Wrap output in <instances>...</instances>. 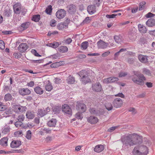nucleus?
Returning a JSON list of instances; mask_svg holds the SVG:
<instances>
[{
    "label": "nucleus",
    "mask_w": 155,
    "mask_h": 155,
    "mask_svg": "<svg viewBox=\"0 0 155 155\" xmlns=\"http://www.w3.org/2000/svg\"><path fill=\"white\" fill-rule=\"evenodd\" d=\"M142 137L135 133L125 135L121 138V140L126 146L130 147L141 142Z\"/></svg>",
    "instance_id": "obj_1"
},
{
    "label": "nucleus",
    "mask_w": 155,
    "mask_h": 155,
    "mask_svg": "<svg viewBox=\"0 0 155 155\" xmlns=\"http://www.w3.org/2000/svg\"><path fill=\"white\" fill-rule=\"evenodd\" d=\"M134 74L136 76L133 77L132 80L135 83L141 86L144 85L146 78L143 74H141L138 71H134L133 72Z\"/></svg>",
    "instance_id": "obj_2"
},
{
    "label": "nucleus",
    "mask_w": 155,
    "mask_h": 155,
    "mask_svg": "<svg viewBox=\"0 0 155 155\" xmlns=\"http://www.w3.org/2000/svg\"><path fill=\"white\" fill-rule=\"evenodd\" d=\"M148 153L147 147L144 145L136 146L133 151V153L134 155H147Z\"/></svg>",
    "instance_id": "obj_3"
},
{
    "label": "nucleus",
    "mask_w": 155,
    "mask_h": 155,
    "mask_svg": "<svg viewBox=\"0 0 155 155\" xmlns=\"http://www.w3.org/2000/svg\"><path fill=\"white\" fill-rule=\"evenodd\" d=\"M86 107L84 103L80 102H77L76 105V109L78 111L83 113L86 110Z\"/></svg>",
    "instance_id": "obj_4"
},
{
    "label": "nucleus",
    "mask_w": 155,
    "mask_h": 155,
    "mask_svg": "<svg viewBox=\"0 0 155 155\" xmlns=\"http://www.w3.org/2000/svg\"><path fill=\"white\" fill-rule=\"evenodd\" d=\"M66 12L64 9H60L58 10L56 13V16L57 18L59 19L63 18L66 15Z\"/></svg>",
    "instance_id": "obj_5"
},
{
    "label": "nucleus",
    "mask_w": 155,
    "mask_h": 155,
    "mask_svg": "<svg viewBox=\"0 0 155 155\" xmlns=\"http://www.w3.org/2000/svg\"><path fill=\"white\" fill-rule=\"evenodd\" d=\"M113 104L114 106L116 108H119L121 107L123 104V101L121 99L117 98L114 100Z\"/></svg>",
    "instance_id": "obj_6"
},
{
    "label": "nucleus",
    "mask_w": 155,
    "mask_h": 155,
    "mask_svg": "<svg viewBox=\"0 0 155 155\" xmlns=\"http://www.w3.org/2000/svg\"><path fill=\"white\" fill-rule=\"evenodd\" d=\"M13 110L15 112L20 113L26 111V108L25 107L17 105H14Z\"/></svg>",
    "instance_id": "obj_7"
},
{
    "label": "nucleus",
    "mask_w": 155,
    "mask_h": 155,
    "mask_svg": "<svg viewBox=\"0 0 155 155\" xmlns=\"http://www.w3.org/2000/svg\"><path fill=\"white\" fill-rule=\"evenodd\" d=\"M92 88L93 91L97 92H100L102 90V86L99 82H97L93 84L92 86Z\"/></svg>",
    "instance_id": "obj_8"
},
{
    "label": "nucleus",
    "mask_w": 155,
    "mask_h": 155,
    "mask_svg": "<svg viewBox=\"0 0 155 155\" xmlns=\"http://www.w3.org/2000/svg\"><path fill=\"white\" fill-rule=\"evenodd\" d=\"M119 80L118 78L115 77H112L104 79L103 80V82L105 84L114 82Z\"/></svg>",
    "instance_id": "obj_9"
},
{
    "label": "nucleus",
    "mask_w": 155,
    "mask_h": 155,
    "mask_svg": "<svg viewBox=\"0 0 155 155\" xmlns=\"http://www.w3.org/2000/svg\"><path fill=\"white\" fill-rule=\"evenodd\" d=\"M19 93L21 95L24 96L30 94L31 91L28 88H22L19 89Z\"/></svg>",
    "instance_id": "obj_10"
},
{
    "label": "nucleus",
    "mask_w": 155,
    "mask_h": 155,
    "mask_svg": "<svg viewBox=\"0 0 155 155\" xmlns=\"http://www.w3.org/2000/svg\"><path fill=\"white\" fill-rule=\"evenodd\" d=\"M21 144V142L20 140H14L12 141L10 147L13 148H16L19 147Z\"/></svg>",
    "instance_id": "obj_11"
},
{
    "label": "nucleus",
    "mask_w": 155,
    "mask_h": 155,
    "mask_svg": "<svg viewBox=\"0 0 155 155\" xmlns=\"http://www.w3.org/2000/svg\"><path fill=\"white\" fill-rule=\"evenodd\" d=\"M97 45L99 48L105 49L108 46L109 44L102 40H100L97 42Z\"/></svg>",
    "instance_id": "obj_12"
},
{
    "label": "nucleus",
    "mask_w": 155,
    "mask_h": 155,
    "mask_svg": "<svg viewBox=\"0 0 155 155\" xmlns=\"http://www.w3.org/2000/svg\"><path fill=\"white\" fill-rule=\"evenodd\" d=\"M62 110L63 112L69 114H71L72 111L71 109L67 104H64L62 106Z\"/></svg>",
    "instance_id": "obj_13"
},
{
    "label": "nucleus",
    "mask_w": 155,
    "mask_h": 155,
    "mask_svg": "<svg viewBox=\"0 0 155 155\" xmlns=\"http://www.w3.org/2000/svg\"><path fill=\"white\" fill-rule=\"evenodd\" d=\"M21 9V5L20 3H17L14 5L13 10L15 13L19 14L20 12Z\"/></svg>",
    "instance_id": "obj_14"
},
{
    "label": "nucleus",
    "mask_w": 155,
    "mask_h": 155,
    "mask_svg": "<svg viewBox=\"0 0 155 155\" xmlns=\"http://www.w3.org/2000/svg\"><path fill=\"white\" fill-rule=\"evenodd\" d=\"M68 23L66 21L63 22H61L58 24L57 26L58 29L59 30H62L64 28H68Z\"/></svg>",
    "instance_id": "obj_15"
},
{
    "label": "nucleus",
    "mask_w": 155,
    "mask_h": 155,
    "mask_svg": "<svg viewBox=\"0 0 155 155\" xmlns=\"http://www.w3.org/2000/svg\"><path fill=\"white\" fill-rule=\"evenodd\" d=\"M87 120L88 122L91 124H95L99 121V120L97 117L92 116L88 117Z\"/></svg>",
    "instance_id": "obj_16"
},
{
    "label": "nucleus",
    "mask_w": 155,
    "mask_h": 155,
    "mask_svg": "<svg viewBox=\"0 0 155 155\" xmlns=\"http://www.w3.org/2000/svg\"><path fill=\"white\" fill-rule=\"evenodd\" d=\"M28 46L26 43H22L18 47V50L21 52H25L28 49Z\"/></svg>",
    "instance_id": "obj_17"
},
{
    "label": "nucleus",
    "mask_w": 155,
    "mask_h": 155,
    "mask_svg": "<svg viewBox=\"0 0 155 155\" xmlns=\"http://www.w3.org/2000/svg\"><path fill=\"white\" fill-rule=\"evenodd\" d=\"M104 149V147L101 144H98L96 146L94 149V151L98 153L102 152Z\"/></svg>",
    "instance_id": "obj_18"
},
{
    "label": "nucleus",
    "mask_w": 155,
    "mask_h": 155,
    "mask_svg": "<svg viewBox=\"0 0 155 155\" xmlns=\"http://www.w3.org/2000/svg\"><path fill=\"white\" fill-rule=\"evenodd\" d=\"M88 12L90 14H93L94 13L96 12V6L94 5H89L87 8Z\"/></svg>",
    "instance_id": "obj_19"
},
{
    "label": "nucleus",
    "mask_w": 155,
    "mask_h": 155,
    "mask_svg": "<svg viewBox=\"0 0 155 155\" xmlns=\"http://www.w3.org/2000/svg\"><path fill=\"white\" fill-rule=\"evenodd\" d=\"M51 132V130L49 128H42L40 129L38 133L41 135H44L45 134L50 133Z\"/></svg>",
    "instance_id": "obj_20"
},
{
    "label": "nucleus",
    "mask_w": 155,
    "mask_h": 155,
    "mask_svg": "<svg viewBox=\"0 0 155 155\" xmlns=\"http://www.w3.org/2000/svg\"><path fill=\"white\" fill-rule=\"evenodd\" d=\"M138 27L139 31L140 33L144 34L147 32V30L146 27L143 25L139 24Z\"/></svg>",
    "instance_id": "obj_21"
},
{
    "label": "nucleus",
    "mask_w": 155,
    "mask_h": 155,
    "mask_svg": "<svg viewBox=\"0 0 155 155\" xmlns=\"http://www.w3.org/2000/svg\"><path fill=\"white\" fill-rule=\"evenodd\" d=\"M30 23L29 22H26L23 23L18 27V29L19 30L21 31L24 30L28 27Z\"/></svg>",
    "instance_id": "obj_22"
},
{
    "label": "nucleus",
    "mask_w": 155,
    "mask_h": 155,
    "mask_svg": "<svg viewBox=\"0 0 155 155\" xmlns=\"http://www.w3.org/2000/svg\"><path fill=\"white\" fill-rule=\"evenodd\" d=\"M80 81L82 83L84 84L91 82V80L89 78V76L81 78Z\"/></svg>",
    "instance_id": "obj_23"
},
{
    "label": "nucleus",
    "mask_w": 155,
    "mask_h": 155,
    "mask_svg": "<svg viewBox=\"0 0 155 155\" xmlns=\"http://www.w3.org/2000/svg\"><path fill=\"white\" fill-rule=\"evenodd\" d=\"M138 59L142 63H146L147 62V56L140 54L138 56Z\"/></svg>",
    "instance_id": "obj_24"
},
{
    "label": "nucleus",
    "mask_w": 155,
    "mask_h": 155,
    "mask_svg": "<svg viewBox=\"0 0 155 155\" xmlns=\"http://www.w3.org/2000/svg\"><path fill=\"white\" fill-rule=\"evenodd\" d=\"M57 122L56 119L52 118L48 122V125L49 127H54L56 124Z\"/></svg>",
    "instance_id": "obj_25"
},
{
    "label": "nucleus",
    "mask_w": 155,
    "mask_h": 155,
    "mask_svg": "<svg viewBox=\"0 0 155 155\" xmlns=\"http://www.w3.org/2000/svg\"><path fill=\"white\" fill-rule=\"evenodd\" d=\"M89 74L88 72L86 70H81L78 73V74L81 78L87 77L89 76Z\"/></svg>",
    "instance_id": "obj_26"
},
{
    "label": "nucleus",
    "mask_w": 155,
    "mask_h": 155,
    "mask_svg": "<svg viewBox=\"0 0 155 155\" xmlns=\"http://www.w3.org/2000/svg\"><path fill=\"white\" fill-rule=\"evenodd\" d=\"M8 138L3 137L0 140V144L3 147H6L8 145Z\"/></svg>",
    "instance_id": "obj_27"
},
{
    "label": "nucleus",
    "mask_w": 155,
    "mask_h": 155,
    "mask_svg": "<svg viewBox=\"0 0 155 155\" xmlns=\"http://www.w3.org/2000/svg\"><path fill=\"white\" fill-rule=\"evenodd\" d=\"M146 25L149 27H151L155 25V19L150 18L148 19L146 23Z\"/></svg>",
    "instance_id": "obj_28"
},
{
    "label": "nucleus",
    "mask_w": 155,
    "mask_h": 155,
    "mask_svg": "<svg viewBox=\"0 0 155 155\" xmlns=\"http://www.w3.org/2000/svg\"><path fill=\"white\" fill-rule=\"evenodd\" d=\"M47 113L43 108H39L38 111L37 115L39 117H42Z\"/></svg>",
    "instance_id": "obj_29"
},
{
    "label": "nucleus",
    "mask_w": 155,
    "mask_h": 155,
    "mask_svg": "<svg viewBox=\"0 0 155 155\" xmlns=\"http://www.w3.org/2000/svg\"><path fill=\"white\" fill-rule=\"evenodd\" d=\"M35 92L37 94L40 95L44 93V91L42 88L39 86H36L34 88Z\"/></svg>",
    "instance_id": "obj_30"
},
{
    "label": "nucleus",
    "mask_w": 155,
    "mask_h": 155,
    "mask_svg": "<svg viewBox=\"0 0 155 155\" xmlns=\"http://www.w3.org/2000/svg\"><path fill=\"white\" fill-rule=\"evenodd\" d=\"M26 116L27 118L28 119H32L35 117L34 112L28 111L26 113Z\"/></svg>",
    "instance_id": "obj_31"
},
{
    "label": "nucleus",
    "mask_w": 155,
    "mask_h": 155,
    "mask_svg": "<svg viewBox=\"0 0 155 155\" xmlns=\"http://www.w3.org/2000/svg\"><path fill=\"white\" fill-rule=\"evenodd\" d=\"M67 8L68 11L70 13L74 12L76 11V7L74 5H70L68 6Z\"/></svg>",
    "instance_id": "obj_32"
},
{
    "label": "nucleus",
    "mask_w": 155,
    "mask_h": 155,
    "mask_svg": "<svg viewBox=\"0 0 155 155\" xmlns=\"http://www.w3.org/2000/svg\"><path fill=\"white\" fill-rule=\"evenodd\" d=\"M75 81L74 78L71 76H69L66 79L67 82L68 84H74L75 82Z\"/></svg>",
    "instance_id": "obj_33"
},
{
    "label": "nucleus",
    "mask_w": 155,
    "mask_h": 155,
    "mask_svg": "<svg viewBox=\"0 0 155 155\" xmlns=\"http://www.w3.org/2000/svg\"><path fill=\"white\" fill-rule=\"evenodd\" d=\"M48 83L45 85V88L46 91H50L53 89V87L51 84L48 81Z\"/></svg>",
    "instance_id": "obj_34"
},
{
    "label": "nucleus",
    "mask_w": 155,
    "mask_h": 155,
    "mask_svg": "<svg viewBox=\"0 0 155 155\" xmlns=\"http://www.w3.org/2000/svg\"><path fill=\"white\" fill-rule=\"evenodd\" d=\"M63 62L60 61L59 62H56L51 64V67L52 68H56L62 65Z\"/></svg>",
    "instance_id": "obj_35"
},
{
    "label": "nucleus",
    "mask_w": 155,
    "mask_h": 155,
    "mask_svg": "<svg viewBox=\"0 0 155 155\" xmlns=\"http://www.w3.org/2000/svg\"><path fill=\"white\" fill-rule=\"evenodd\" d=\"M58 50L61 52L64 53L68 51V48L65 46H61L59 48Z\"/></svg>",
    "instance_id": "obj_36"
},
{
    "label": "nucleus",
    "mask_w": 155,
    "mask_h": 155,
    "mask_svg": "<svg viewBox=\"0 0 155 155\" xmlns=\"http://www.w3.org/2000/svg\"><path fill=\"white\" fill-rule=\"evenodd\" d=\"M88 43L85 41L83 42L81 44V48L83 50H86L88 47Z\"/></svg>",
    "instance_id": "obj_37"
},
{
    "label": "nucleus",
    "mask_w": 155,
    "mask_h": 155,
    "mask_svg": "<svg viewBox=\"0 0 155 155\" xmlns=\"http://www.w3.org/2000/svg\"><path fill=\"white\" fill-rule=\"evenodd\" d=\"M59 45V43L56 41L54 42L53 43H51L48 44V46L54 48H57Z\"/></svg>",
    "instance_id": "obj_38"
},
{
    "label": "nucleus",
    "mask_w": 155,
    "mask_h": 155,
    "mask_svg": "<svg viewBox=\"0 0 155 155\" xmlns=\"http://www.w3.org/2000/svg\"><path fill=\"white\" fill-rule=\"evenodd\" d=\"M40 19V15H34L32 17V20L35 22H38Z\"/></svg>",
    "instance_id": "obj_39"
},
{
    "label": "nucleus",
    "mask_w": 155,
    "mask_h": 155,
    "mask_svg": "<svg viewBox=\"0 0 155 155\" xmlns=\"http://www.w3.org/2000/svg\"><path fill=\"white\" fill-rule=\"evenodd\" d=\"M105 107L107 110H111L113 109V106L111 103H106Z\"/></svg>",
    "instance_id": "obj_40"
},
{
    "label": "nucleus",
    "mask_w": 155,
    "mask_h": 155,
    "mask_svg": "<svg viewBox=\"0 0 155 155\" xmlns=\"http://www.w3.org/2000/svg\"><path fill=\"white\" fill-rule=\"evenodd\" d=\"M146 3L145 2H142L140 3L139 9V10H142L145 7Z\"/></svg>",
    "instance_id": "obj_41"
},
{
    "label": "nucleus",
    "mask_w": 155,
    "mask_h": 155,
    "mask_svg": "<svg viewBox=\"0 0 155 155\" xmlns=\"http://www.w3.org/2000/svg\"><path fill=\"white\" fill-rule=\"evenodd\" d=\"M142 73L144 74L149 76L151 74L150 71L148 69L145 68L142 69Z\"/></svg>",
    "instance_id": "obj_42"
},
{
    "label": "nucleus",
    "mask_w": 155,
    "mask_h": 155,
    "mask_svg": "<svg viewBox=\"0 0 155 155\" xmlns=\"http://www.w3.org/2000/svg\"><path fill=\"white\" fill-rule=\"evenodd\" d=\"M46 12L50 15L52 12V6L51 5L48 6L45 10Z\"/></svg>",
    "instance_id": "obj_43"
},
{
    "label": "nucleus",
    "mask_w": 155,
    "mask_h": 155,
    "mask_svg": "<svg viewBox=\"0 0 155 155\" xmlns=\"http://www.w3.org/2000/svg\"><path fill=\"white\" fill-rule=\"evenodd\" d=\"M12 96L10 94H6L5 97V100L6 101H9L11 100Z\"/></svg>",
    "instance_id": "obj_44"
},
{
    "label": "nucleus",
    "mask_w": 155,
    "mask_h": 155,
    "mask_svg": "<svg viewBox=\"0 0 155 155\" xmlns=\"http://www.w3.org/2000/svg\"><path fill=\"white\" fill-rule=\"evenodd\" d=\"M82 113L79 112L77 113L75 115L76 117L78 119H81L83 117Z\"/></svg>",
    "instance_id": "obj_45"
},
{
    "label": "nucleus",
    "mask_w": 155,
    "mask_h": 155,
    "mask_svg": "<svg viewBox=\"0 0 155 155\" xmlns=\"http://www.w3.org/2000/svg\"><path fill=\"white\" fill-rule=\"evenodd\" d=\"M22 124V123L21 121H20L16 122H15V125L17 127H23Z\"/></svg>",
    "instance_id": "obj_46"
},
{
    "label": "nucleus",
    "mask_w": 155,
    "mask_h": 155,
    "mask_svg": "<svg viewBox=\"0 0 155 155\" xmlns=\"http://www.w3.org/2000/svg\"><path fill=\"white\" fill-rule=\"evenodd\" d=\"M6 106L3 105V104L0 102V111H4L6 109Z\"/></svg>",
    "instance_id": "obj_47"
},
{
    "label": "nucleus",
    "mask_w": 155,
    "mask_h": 155,
    "mask_svg": "<svg viewBox=\"0 0 155 155\" xmlns=\"http://www.w3.org/2000/svg\"><path fill=\"white\" fill-rule=\"evenodd\" d=\"M126 51V49H124V48H122L121 49H120V50L119 51L116 53L114 54L115 59H116V58L119 55V54L120 52L124 51Z\"/></svg>",
    "instance_id": "obj_48"
},
{
    "label": "nucleus",
    "mask_w": 155,
    "mask_h": 155,
    "mask_svg": "<svg viewBox=\"0 0 155 155\" xmlns=\"http://www.w3.org/2000/svg\"><path fill=\"white\" fill-rule=\"evenodd\" d=\"M128 111L131 112L132 114H135L137 113V111L133 107L129 108L128 109Z\"/></svg>",
    "instance_id": "obj_49"
},
{
    "label": "nucleus",
    "mask_w": 155,
    "mask_h": 155,
    "mask_svg": "<svg viewBox=\"0 0 155 155\" xmlns=\"http://www.w3.org/2000/svg\"><path fill=\"white\" fill-rule=\"evenodd\" d=\"M26 137L28 139H31V131L29 130L27 131Z\"/></svg>",
    "instance_id": "obj_50"
},
{
    "label": "nucleus",
    "mask_w": 155,
    "mask_h": 155,
    "mask_svg": "<svg viewBox=\"0 0 155 155\" xmlns=\"http://www.w3.org/2000/svg\"><path fill=\"white\" fill-rule=\"evenodd\" d=\"M155 15L153 14L151 12H149L147 14H146L145 15V17L147 18L153 17H154Z\"/></svg>",
    "instance_id": "obj_51"
},
{
    "label": "nucleus",
    "mask_w": 155,
    "mask_h": 155,
    "mask_svg": "<svg viewBox=\"0 0 155 155\" xmlns=\"http://www.w3.org/2000/svg\"><path fill=\"white\" fill-rule=\"evenodd\" d=\"M91 21V19L89 17L86 18L83 21V23L87 24L90 22Z\"/></svg>",
    "instance_id": "obj_52"
},
{
    "label": "nucleus",
    "mask_w": 155,
    "mask_h": 155,
    "mask_svg": "<svg viewBox=\"0 0 155 155\" xmlns=\"http://www.w3.org/2000/svg\"><path fill=\"white\" fill-rule=\"evenodd\" d=\"M31 52L32 54L36 56L40 57L41 55L39 54L37 52L36 50L34 49H32L31 50Z\"/></svg>",
    "instance_id": "obj_53"
},
{
    "label": "nucleus",
    "mask_w": 155,
    "mask_h": 155,
    "mask_svg": "<svg viewBox=\"0 0 155 155\" xmlns=\"http://www.w3.org/2000/svg\"><path fill=\"white\" fill-rule=\"evenodd\" d=\"M5 48V45L4 42L0 40V48L2 49H4Z\"/></svg>",
    "instance_id": "obj_54"
},
{
    "label": "nucleus",
    "mask_w": 155,
    "mask_h": 155,
    "mask_svg": "<svg viewBox=\"0 0 155 155\" xmlns=\"http://www.w3.org/2000/svg\"><path fill=\"white\" fill-rule=\"evenodd\" d=\"M25 117V116L21 114L18 116V120L21 122L22 121L24 120Z\"/></svg>",
    "instance_id": "obj_55"
},
{
    "label": "nucleus",
    "mask_w": 155,
    "mask_h": 155,
    "mask_svg": "<svg viewBox=\"0 0 155 155\" xmlns=\"http://www.w3.org/2000/svg\"><path fill=\"white\" fill-rule=\"evenodd\" d=\"M114 39L115 41L117 43H119L121 41V39L118 36H115L114 37Z\"/></svg>",
    "instance_id": "obj_56"
},
{
    "label": "nucleus",
    "mask_w": 155,
    "mask_h": 155,
    "mask_svg": "<svg viewBox=\"0 0 155 155\" xmlns=\"http://www.w3.org/2000/svg\"><path fill=\"white\" fill-rule=\"evenodd\" d=\"M10 131L9 128L8 127L4 128L2 131V133L4 134H7Z\"/></svg>",
    "instance_id": "obj_57"
},
{
    "label": "nucleus",
    "mask_w": 155,
    "mask_h": 155,
    "mask_svg": "<svg viewBox=\"0 0 155 155\" xmlns=\"http://www.w3.org/2000/svg\"><path fill=\"white\" fill-rule=\"evenodd\" d=\"M15 135L16 136H21L22 134V132L21 131L19 130L16 131L15 133Z\"/></svg>",
    "instance_id": "obj_58"
},
{
    "label": "nucleus",
    "mask_w": 155,
    "mask_h": 155,
    "mask_svg": "<svg viewBox=\"0 0 155 155\" xmlns=\"http://www.w3.org/2000/svg\"><path fill=\"white\" fill-rule=\"evenodd\" d=\"M13 55L15 58H20L21 57V54L19 53H15Z\"/></svg>",
    "instance_id": "obj_59"
},
{
    "label": "nucleus",
    "mask_w": 155,
    "mask_h": 155,
    "mask_svg": "<svg viewBox=\"0 0 155 155\" xmlns=\"http://www.w3.org/2000/svg\"><path fill=\"white\" fill-rule=\"evenodd\" d=\"M117 128V126L109 128L107 131L109 132H111L115 130Z\"/></svg>",
    "instance_id": "obj_60"
},
{
    "label": "nucleus",
    "mask_w": 155,
    "mask_h": 155,
    "mask_svg": "<svg viewBox=\"0 0 155 155\" xmlns=\"http://www.w3.org/2000/svg\"><path fill=\"white\" fill-rule=\"evenodd\" d=\"M117 16L115 14H112L111 15H106V17L107 18H114Z\"/></svg>",
    "instance_id": "obj_61"
},
{
    "label": "nucleus",
    "mask_w": 155,
    "mask_h": 155,
    "mask_svg": "<svg viewBox=\"0 0 155 155\" xmlns=\"http://www.w3.org/2000/svg\"><path fill=\"white\" fill-rule=\"evenodd\" d=\"M127 74L125 72H120L119 74V77H124L127 75Z\"/></svg>",
    "instance_id": "obj_62"
},
{
    "label": "nucleus",
    "mask_w": 155,
    "mask_h": 155,
    "mask_svg": "<svg viewBox=\"0 0 155 155\" xmlns=\"http://www.w3.org/2000/svg\"><path fill=\"white\" fill-rule=\"evenodd\" d=\"M89 111L91 114H97V112L94 108H90Z\"/></svg>",
    "instance_id": "obj_63"
},
{
    "label": "nucleus",
    "mask_w": 155,
    "mask_h": 155,
    "mask_svg": "<svg viewBox=\"0 0 155 155\" xmlns=\"http://www.w3.org/2000/svg\"><path fill=\"white\" fill-rule=\"evenodd\" d=\"M56 21L54 19H52L50 21V25L52 27H54L55 25Z\"/></svg>",
    "instance_id": "obj_64"
}]
</instances>
